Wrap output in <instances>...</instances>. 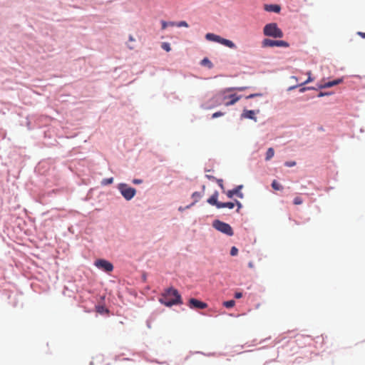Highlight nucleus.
I'll use <instances>...</instances> for the list:
<instances>
[{
    "mask_svg": "<svg viewBox=\"0 0 365 365\" xmlns=\"http://www.w3.org/2000/svg\"><path fill=\"white\" fill-rule=\"evenodd\" d=\"M95 265L98 268V269H103V271H106V272H111L113 270V265L106 261V259H97L96 262H95Z\"/></svg>",
    "mask_w": 365,
    "mask_h": 365,
    "instance_id": "obj_8",
    "label": "nucleus"
},
{
    "mask_svg": "<svg viewBox=\"0 0 365 365\" xmlns=\"http://www.w3.org/2000/svg\"><path fill=\"white\" fill-rule=\"evenodd\" d=\"M202 192H197V191H195V192H193L192 194V197L194 201L191 204V205L187 206L186 208L190 207L191 206H192V205H194L195 202H197L199 200H200L202 198V197L203 196L204 191L205 190V185H202Z\"/></svg>",
    "mask_w": 365,
    "mask_h": 365,
    "instance_id": "obj_12",
    "label": "nucleus"
},
{
    "mask_svg": "<svg viewBox=\"0 0 365 365\" xmlns=\"http://www.w3.org/2000/svg\"><path fill=\"white\" fill-rule=\"evenodd\" d=\"M274 155V150L273 148H269L266 153L265 160H269Z\"/></svg>",
    "mask_w": 365,
    "mask_h": 365,
    "instance_id": "obj_18",
    "label": "nucleus"
},
{
    "mask_svg": "<svg viewBox=\"0 0 365 365\" xmlns=\"http://www.w3.org/2000/svg\"><path fill=\"white\" fill-rule=\"evenodd\" d=\"M185 208H183L182 207H179V210H180L182 212V210H184Z\"/></svg>",
    "mask_w": 365,
    "mask_h": 365,
    "instance_id": "obj_41",
    "label": "nucleus"
},
{
    "mask_svg": "<svg viewBox=\"0 0 365 365\" xmlns=\"http://www.w3.org/2000/svg\"><path fill=\"white\" fill-rule=\"evenodd\" d=\"M293 203L295 205H300V204L303 203L302 197L300 196L295 197L293 200Z\"/></svg>",
    "mask_w": 365,
    "mask_h": 365,
    "instance_id": "obj_23",
    "label": "nucleus"
},
{
    "mask_svg": "<svg viewBox=\"0 0 365 365\" xmlns=\"http://www.w3.org/2000/svg\"><path fill=\"white\" fill-rule=\"evenodd\" d=\"M201 64L204 66H207L209 68H212V63H211L208 58H204L202 60Z\"/></svg>",
    "mask_w": 365,
    "mask_h": 365,
    "instance_id": "obj_20",
    "label": "nucleus"
},
{
    "mask_svg": "<svg viewBox=\"0 0 365 365\" xmlns=\"http://www.w3.org/2000/svg\"><path fill=\"white\" fill-rule=\"evenodd\" d=\"M133 182L134 184H140V183H142V180H134L133 181Z\"/></svg>",
    "mask_w": 365,
    "mask_h": 365,
    "instance_id": "obj_35",
    "label": "nucleus"
},
{
    "mask_svg": "<svg viewBox=\"0 0 365 365\" xmlns=\"http://www.w3.org/2000/svg\"><path fill=\"white\" fill-rule=\"evenodd\" d=\"M255 114V112L253 111V110L244 109L243 113L242 114V118H247V119H252V120H256Z\"/></svg>",
    "mask_w": 365,
    "mask_h": 365,
    "instance_id": "obj_13",
    "label": "nucleus"
},
{
    "mask_svg": "<svg viewBox=\"0 0 365 365\" xmlns=\"http://www.w3.org/2000/svg\"><path fill=\"white\" fill-rule=\"evenodd\" d=\"M118 190L120 193L126 200H130L136 194V190L131 187H129L125 183H120L118 185Z\"/></svg>",
    "mask_w": 365,
    "mask_h": 365,
    "instance_id": "obj_6",
    "label": "nucleus"
},
{
    "mask_svg": "<svg viewBox=\"0 0 365 365\" xmlns=\"http://www.w3.org/2000/svg\"><path fill=\"white\" fill-rule=\"evenodd\" d=\"M212 226L216 230L227 235L232 236L234 234L232 226H230L229 224H227L225 222L215 220L213 221Z\"/></svg>",
    "mask_w": 365,
    "mask_h": 365,
    "instance_id": "obj_5",
    "label": "nucleus"
},
{
    "mask_svg": "<svg viewBox=\"0 0 365 365\" xmlns=\"http://www.w3.org/2000/svg\"><path fill=\"white\" fill-rule=\"evenodd\" d=\"M225 94L222 91L221 93L215 96L213 101L216 104L224 103L225 106H230L236 103L241 98L240 96L236 94H231L230 96H226Z\"/></svg>",
    "mask_w": 365,
    "mask_h": 365,
    "instance_id": "obj_2",
    "label": "nucleus"
},
{
    "mask_svg": "<svg viewBox=\"0 0 365 365\" xmlns=\"http://www.w3.org/2000/svg\"><path fill=\"white\" fill-rule=\"evenodd\" d=\"M264 9L267 11L268 12H274L279 13L281 10V6L279 5H264Z\"/></svg>",
    "mask_w": 365,
    "mask_h": 365,
    "instance_id": "obj_14",
    "label": "nucleus"
},
{
    "mask_svg": "<svg viewBox=\"0 0 365 365\" xmlns=\"http://www.w3.org/2000/svg\"><path fill=\"white\" fill-rule=\"evenodd\" d=\"M235 202H221L220 205V208H229L232 209L235 207Z\"/></svg>",
    "mask_w": 365,
    "mask_h": 365,
    "instance_id": "obj_16",
    "label": "nucleus"
},
{
    "mask_svg": "<svg viewBox=\"0 0 365 365\" xmlns=\"http://www.w3.org/2000/svg\"><path fill=\"white\" fill-rule=\"evenodd\" d=\"M177 26L178 27H187L188 26V24L187 23V21H180L178 24H176Z\"/></svg>",
    "mask_w": 365,
    "mask_h": 365,
    "instance_id": "obj_27",
    "label": "nucleus"
},
{
    "mask_svg": "<svg viewBox=\"0 0 365 365\" xmlns=\"http://www.w3.org/2000/svg\"><path fill=\"white\" fill-rule=\"evenodd\" d=\"M295 165H296V162H294V161L285 163V165L287 167H292V166H294Z\"/></svg>",
    "mask_w": 365,
    "mask_h": 365,
    "instance_id": "obj_31",
    "label": "nucleus"
},
{
    "mask_svg": "<svg viewBox=\"0 0 365 365\" xmlns=\"http://www.w3.org/2000/svg\"><path fill=\"white\" fill-rule=\"evenodd\" d=\"M205 38L208 41H212L218 42L219 43L224 45L225 46L232 48L234 49V48H236V45L233 41L229 39H226L224 38L220 37V36H217V34H215L213 33H207L205 34Z\"/></svg>",
    "mask_w": 365,
    "mask_h": 365,
    "instance_id": "obj_4",
    "label": "nucleus"
},
{
    "mask_svg": "<svg viewBox=\"0 0 365 365\" xmlns=\"http://www.w3.org/2000/svg\"><path fill=\"white\" fill-rule=\"evenodd\" d=\"M341 82H343L342 78H337L335 81H329L327 83H325L322 86H320L319 88H331L333 86H335V85H337Z\"/></svg>",
    "mask_w": 365,
    "mask_h": 365,
    "instance_id": "obj_15",
    "label": "nucleus"
},
{
    "mask_svg": "<svg viewBox=\"0 0 365 365\" xmlns=\"http://www.w3.org/2000/svg\"><path fill=\"white\" fill-rule=\"evenodd\" d=\"M161 24H162V29H165L168 26V24H170V26H174V25H175V24H174V23H170V24H168V23H166V21H161Z\"/></svg>",
    "mask_w": 365,
    "mask_h": 365,
    "instance_id": "obj_28",
    "label": "nucleus"
},
{
    "mask_svg": "<svg viewBox=\"0 0 365 365\" xmlns=\"http://www.w3.org/2000/svg\"><path fill=\"white\" fill-rule=\"evenodd\" d=\"M102 309H103V307H101V309H100L99 307L98 308V312H101L102 311Z\"/></svg>",
    "mask_w": 365,
    "mask_h": 365,
    "instance_id": "obj_42",
    "label": "nucleus"
},
{
    "mask_svg": "<svg viewBox=\"0 0 365 365\" xmlns=\"http://www.w3.org/2000/svg\"><path fill=\"white\" fill-rule=\"evenodd\" d=\"M247 88V87L227 88H225V90H223V93H227V92H230V91H235V90L242 91Z\"/></svg>",
    "mask_w": 365,
    "mask_h": 365,
    "instance_id": "obj_17",
    "label": "nucleus"
},
{
    "mask_svg": "<svg viewBox=\"0 0 365 365\" xmlns=\"http://www.w3.org/2000/svg\"><path fill=\"white\" fill-rule=\"evenodd\" d=\"M102 309H103V307H101V309H100L99 307L98 308V312H101L102 311Z\"/></svg>",
    "mask_w": 365,
    "mask_h": 365,
    "instance_id": "obj_44",
    "label": "nucleus"
},
{
    "mask_svg": "<svg viewBox=\"0 0 365 365\" xmlns=\"http://www.w3.org/2000/svg\"><path fill=\"white\" fill-rule=\"evenodd\" d=\"M243 188L242 185H239L236 188L227 191V196L228 197H232L235 195L240 198H243V194L241 190Z\"/></svg>",
    "mask_w": 365,
    "mask_h": 365,
    "instance_id": "obj_10",
    "label": "nucleus"
},
{
    "mask_svg": "<svg viewBox=\"0 0 365 365\" xmlns=\"http://www.w3.org/2000/svg\"><path fill=\"white\" fill-rule=\"evenodd\" d=\"M326 95H327V93H319L318 96H319V97H321V96H326Z\"/></svg>",
    "mask_w": 365,
    "mask_h": 365,
    "instance_id": "obj_39",
    "label": "nucleus"
},
{
    "mask_svg": "<svg viewBox=\"0 0 365 365\" xmlns=\"http://www.w3.org/2000/svg\"><path fill=\"white\" fill-rule=\"evenodd\" d=\"M188 306L192 309H205L207 307V304L195 298H191L189 301Z\"/></svg>",
    "mask_w": 365,
    "mask_h": 365,
    "instance_id": "obj_9",
    "label": "nucleus"
},
{
    "mask_svg": "<svg viewBox=\"0 0 365 365\" xmlns=\"http://www.w3.org/2000/svg\"><path fill=\"white\" fill-rule=\"evenodd\" d=\"M217 181L219 185L221 187V188L224 189L223 180H217Z\"/></svg>",
    "mask_w": 365,
    "mask_h": 365,
    "instance_id": "obj_33",
    "label": "nucleus"
},
{
    "mask_svg": "<svg viewBox=\"0 0 365 365\" xmlns=\"http://www.w3.org/2000/svg\"><path fill=\"white\" fill-rule=\"evenodd\" d=\"M129 39H130V41H134L135 40L132 36H130L129 37Z\"/></svg>",
    "mask_w": 365,
    "mask_h": 365,
    "instance_id": "obj_40",
    "label": "nucleus"
},
{
    "mask_svg": "<svg viewBox=\"0 0 365 365\" xmlns=\"http://www.w3.org/2000/svg\"><path fill=\"white\" fill-rule=\"evenodd\" d=\"M236 202H237V212H239L240 209L242 208V203L239 201H236Z\"/></svg>",
    "mask_w": 365,
    "mask_h": 365,
    "instance_id": "obj_32",
    "label": "nucleus"
},
{
    "mask_svg": "<svg viewBox=\"0 0 365 365\" xmlns=\"http://www.w3.org/2000/svg\"><path fill=\"white\" fill-rule=\"evenodd\" d=\"M297 88V86H292V87H291L289 89H290V90H292V89H294V88Z\"/></svg>",
    "mask_w": 365,
    "mask_h": 365,
    "instance_id": "obj_45",
    "label": "nucleus"
},
{
    "mask_svg": "<svg viewBox=\"0 0 365 365\" xmlns=\"http://www.w3.org/2000/svg\"><path fill=\"white\" fill-rule=\"evenodd\" d=\"M113 178H103L102 182H101V184L103 185H109V184H111L113 182Z\"/></svg>",
    "mask_w": 365,
    "mask_h": 365,
    "instance_id": "obj_22",
    "label": "nucleus"
},
{
    "mask_svg": "<svg viewBox=\"0 0 365 365\" xmlns=\"http://www.w3.org/2000/svg\"><path fill=\"white\" fill-rule=\"evenodd\" d=\"M206 177L208 178V179H215L214 176H212V175H207Z\"/></svg>",
    "mask_w": 365,
    "mask_h": 365,
    "instance_id": "obj_38",
    "label": "nucleus"
},
{
    "mask_svg": "<svg viewBox=\"0 0 365 365\" xmlns=\"http://www.w3.org/2000/svg\"><path fill=\"white\" fill-rule=\"evenodd\" d=\"M231 256H237V253H238V249L237 247L233 246L231 247Z\"/></svg>",
    "mask_w": 365,
    "mask_h": 365,
    "instance_id": "obj_25",
    "label": "nucleus"
},
{
    "mask_svg": "<svg viewBox=\"0 0 365 365\" xmlns=\"http://www.w3.org/2000/svg\"><path fill=\"white\" fill-rule=\"evenodd\" d=\"M311 71H308L307 72V76H308V78L307 79V81H305L304 82H303L302 83H301L300 85H303V84H306V83H308L309 82H312L314 81V78L311 76Z\"/></svg>",
    "mask_w": 365,
    "mask_h": 365,
    "instance_id": "obj_24",
    "label": "nucleus"
},
{
    "mask_svg": "<svg viewBox=\"0 0 365 365\" xmlns=\"http://www.w3.org/2000/svg\"><path fill=\"white\" fill-rule=\"evenodd\" d=\"M243 294L242 293H240V292H237L235 294V297L237 299L239 298H241L242 297Z\"/></svg>",
    "mask_w": 365,
    "mask_h": 365,
    "instance_id": "obj_34",
    "label": "nucleus"
},
{
    "mask_svg": "<svg viewBox=\"0 0 365 365\" xmlns=\"http://www.w3.org/2000/svg\"><path fill=\"white\" fill-rule=\"evenodd\" d=\"M102 309H103V307H101V309H100L99 307L98 308V312H101L102 311Z\"/></svg>",
    "mask_w": 365,
    "mask_h": 365,
    "instance_id": "obj_43",
    "label": "nucleus"
},
{
    "mask_svg": "<svg viewBox=\"0 0 365 365\" xmlns=\"http://www.w3.org/2000/svg\"><path fill=\"white\" fill-rule=\"evenodd\" d=\"M159 302L166 307H171L173 304H182V297L176 289L170 287L165 290L159 298Z\"/></svg>",
    "mask_w": 365,
    "mask_h": 365,
    "instance_id": "obj_1",
    "label": "nucleus"
},
{
    "mask_svg": "<svg viewBox=\"0 0 365 365\" xmlns=\"http://www.w3.org/2000/svg\"><path fill=\"white\" fill-rule=\"evenodd\" d=\"M264 35L265 36L272 38H282L283 32L275 23L269 24L264 26L263 29Z\"/></svg>",
    "mask_w": 365,
    "mask_h": 365,
    "instance_id": "obj_3",
    "label": "nucleus"
},
{
    "mask_svg": "<svg viewBox=\"0 0 365 365\" xmlns=\"http://www.w3.org/2000/svg\"><path fill=\"white\" fill-rule=\"evenodd\" d=\"M262 96L261 93H254V94H250L249 96H247L246 98L247 99H251V98H254V97H256V96Z\"/></svg>",
    "mask_w": 365,
    "mask_h": 365,
    "instance_id": "obj_29",
    "label": "nucleus"
},
{
    "mask_svg": "<svg viewBox=\"0 0 365 365\" xmlns=\"http://www.w3.org/2000/svg\"><path fill=\"white\" fill-rule=\"evenodd\" d=\"M272 187L276 190H282L283 189L282 185L276 180L272 181Z\"/></svg>",
    "mask_w": 365,
    "mask_h": 365,
    "instance_id": "obj_19",
    "label": "nucleus"
},
{
    "mask_svg": "<svg viewBox=\"0 0 365 365\" xmlns=\"http://www.w3.org/2000/svg\"><path fill=\"white\" fill-rule=\"evenodd\" d=\"M223 304L226 308H232L235 307V302L234 300L225 301Z\"/></svg>",
    "mask_w": 365,
    "mask_h": 365,
    "instance_id": "obj_21",
    "label": "nucleus"
},
{
    "mask_svg": "<svg viewBox=\"0 0 365 365\" xmlns=\"http://www.w3.org/2000/svg\"><path fill=\"white\" fill-rule=\"evenodd\" d=\"M358 34H359L360 36L365 38V32H358Z\"/></svg>",
    "mask_w": 365,
    "mask_h": 365,
    "instance_id": "obj_36",
    "label": "nucleus"
},
{
    "mask_svg": "<svg viewBox=\"0 0 365 365\" xmlns=\"http://www.w3.org/2000/svg\"><path fill=\"white\" fill-rule=\"evenodd\" d=\"M224 113L222 112H216L212 114V118H219V116L223 115Z\"/></svg>",
    "mask_w": 365,
    "mask_h": 365,
    "instance_id": "obj_30",
    "label": "nucleus"
},
{
    "mask_svg": "<svg viewBox=\"0 0 365 365\" xmlns=\"http://www.w3.org/2000/svg\"><path fill=\"white\" fill-rule=\"evenodd\" d=\"M218 192L217 191H215L212 195H211L207 199V202L210 205H212L213 206H215L216 207L220 209V202H219L218 200Z\"/></svg>",
    "mask_w": 365,
    "mask_h": 365,
    "instance_id": "obj_11",
    "label": "nucleus"
},
{
    "mask_svg": "<svg viewBox=\"0 0 365 365\" xmlns=\"http://www.w3.org/2000/svg\"><path fill=\"white\" fill-rule=\"evenodd\" d=\"M307 89H311V88H302L300 89V91L303 92V91H306Z\"/></svg>",
    "mask_w": 365,
    "mask_h": 365,
    "instance_id": "obj_37",
    "label": "nucleus"
},
{
    "mask_svg": "<svg viewBox=\"0 0 365 365\" xmlns=\"http://www.w3.org/2000/svg\"><path fill=\"white\" fill-rule=\"evenodd\" d=\"M162 48L166 51H170V45L168 43H163L162 44Z\"/></svg>",
    "mask_w": 365,
    "mask_h": 365,
    "instance_id": "obj_26",
    "label": "nucleus"
},
{
    "mask_svg": "<svg viewBox=\"0 0 365 365\" xmlns=\"http://www.w3.org/2000/svg\"><path fill=\"white\" fill-rule=\"evenodd\" d=\"M262 45L263 47H273V46H282L288 47L289 44L287 41L283 40H273L270 38H264Z\"/></svg>",
    "mask_w": 365,
    "mask_h": 365,
    "instance_id": "obj_7",
    "label": "nucleus"
}]
</instances>
